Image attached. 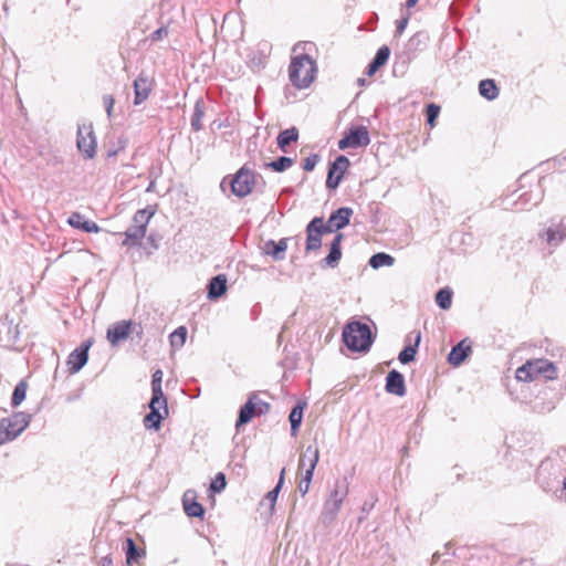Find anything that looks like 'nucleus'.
Returning <instances> with one entry per match:
<instances>
[{
	"label": "nucleus",
	"instance_id": "c9c22d12",
	"mask_svg": "<svg viewBox=\"0 0 566 566\" xmlns=\"http://www.w3.org/2000/svg\"><path fill=\"white\" fill-rule=\"evenodd\" d=\"M453 292L449 287H443L436 294V303L442 310H449L452 304Z\"/></svg>",
	"mask_w": 566,
	"mask_h": 566
},
{
	"label": "nucleus",
	"instance_id": "39448f33",
	"mask_svg": "<svg viewBox=\"0 0 566 566\" xmlns=\"http://www.w3.org/2000/svg\"><path fill=\"white\" fill-rule=\"evenodd\" d=\"M538 239L553 252L566 239V218H552L544 223Z\"/></svg>",
	"mask_w": 566,
	"mask_h": 566
},
{
	"label": "nucleus",
	"instance_id": "e433bc0d",
	"mask_svg": "<svg viewBox=\"0 0 566 566\" xmlns=\"http://www.w3.org/2000/svg\"><path fill=\"white\" fill-rule=\"evenodd\" d=\"M155 213V209L153 207H147L145 209L138 210L133 218V223L136 226H143V228L147 229L149 220Z\"/></svg>",
	"mask_w": 566,
	"mask_h": 566
},
{
	"label": "nucleus",
	"instance_id": "dca6fc26",
	"mask_svg": "<svg viewBox=\"0 0 566 566\" xmlns=\"http://www.w3.org/2000/svg\"><path fill=\"white\" fill-rule=\"evenodd\" d=\"M153 91V80L145 73H140L134 81V104H143Z\"/></svg>",
	"mask_w": 566,
	"mask_h": 566
},
{
	"label": "nucleus",
	"instance_id": "4c0bfd02",
	"mask_svg": "<svg viewBox=\"0 0 566 566\" xmlns=\"http://www.w3.org/2000/svg\"><path fill=\"white\" fill-rule=\"evenodd\" d=\"M394 262L395 259L391 255L384 252L376 253L369 259V265L374 269H379L381 266H391Z\"/></svg>",
	"mask_w": 566,
	"mask_h": 566
},
{
	"label": "nucleus",
	"instance_id": "1a4fd4ad",
	"mask_svg": "<svg viewBox=\"0 0 566 566\" xmlns=\"http://www.w3.org/2000/svg\"><path fill=\"white\" fill-rule=\"evenodd\" d=\"M308 459V468L305 470L304 475L302 476L303 483L305 484V488H300V493L302 495H305L310 490V484L313 479L314 470L317 465L318 459H319V451L318 448L315 446H307L303 455L300 459V468H305V460Z\"/></svg>",
	"mask_w": 566,
	"mask_h": 566
},
{
	"label": "nucleus",
	"instance_id": "09e8293b",
	"mask_svg": "<svg viewBox=\"0 0 566 566\" xmlns=\"http://www.w3.org/2000/svg\"><path fill=\"white\" fill-rule=\"evenodd\" d=\"M408 21H409V15L403 17L402 19L397 21L396 33L398 35H401L403 33V31L406 30V28L408 25Z\"/></svg>",
	"mask_w": 566,
	"mask_h": 566
},
{
	"label": "nucleus",
	"instance_id": "a211bd4d",
	"mask_svg": "<svg viewBox=\"0 0 566 566\" xmlns=\"http://www.w3.org/2000/svg\"><path fill=\"white\" fill-rule=\"evenodd\" d=\"M132 323L128 321H120L109 326L107 329V340L116 346L119 342L128 338L130 334Z\"/></svg>",
	"mask_w": 566,
	"mask_h": 566
},
{
	"label": "nucleus",
	"instance_id": "b1692460",
	"mask_svg": "<svg viewBox=\"0 0 566 566\" xmlns=\"http://www.w3.org/2000/svg\"><path fill=\"white\" fill-rule=\"evenodd\" d=\"M256 396L252 395L248 401L240 408L239 417L235 427L239 428L248 423L254 416H256Z\"/></svg>",
	"mask_w": 566,
	"mask_h": 566
},
{
	"label": "nucleus",
	"instance_id": "f257e3e1",
	"mask_svg": "<svg viewBox=\"0 0 566 566\" xmlns=\"http://www.w3.org/2000/svg\"><path fill=\"white\" fill-rule=\"evenodd\" d=\"M316 65L306 53H300L292 57L289 66V76L297 88H306L315 78Z\"/></svg>",
	"mask_w": 566,
	"mask_h": 566
},
{
	"label": "nucleus",
	"instance_id": "c85d7f7f",
	"mask_svg": "<svg viewBox=\"0 0 566 566\" xmlns=\"http://www.w3.org/2000/svg\"><path fill=\"white\" fill-rule=\"evenodd\" d=\"M479 92L484 98H486L489 101L495 99L499 95V88L495 85V82L493 80H489V78L482 80L480 82Z\"/></svg>",
	"mask_w": 566,
	"mask_h": 566
},
{
	"label": "nucleus",
	"instance_id": "72a5a7b5",
	"mask_svg": "<svg viewBox=\"0 0 566 566\" xmlns=\"http://www.w3.org/2000/svg\"><path fill=\"white\" fill-rule=\"evenodd\" d=\"M304 405L297 403L290 412L289 420L291 423L292 436H295L303 419Z\"/></svg>",
	"mask_w": 566,
	"mask_h": 566
},
{
	"label": "nucleus",
	"instance_id": "a19ab883",
	"mask_svg": "<svg viewBox=\"0 0 566 566\" xmlns=\"http://www.w3.org/2000/svg\"><path fill=\"white\" fill-rule=\"evenodd\" d=\"M27 394V384L24 381H20L12 394L11 403L13 407H18L24 399Z\"/></svg>",
	"mask_w": 566,
	"mask_h": 566
},
{
	"label": "nucleus",
	"instance_id": "423d86ee",
	"mask_svg": "<svg viewBox=\"0 0 566 566\" xmlns=\"http://www.w3.org/2000/svg\"><path fill=\"white\" fill-rule=\"evenodd\" d=\"M31 421V415L15 412L10 417L0 419V446L14 440L23 432Z\"/></svg>",
	"mask_w": 566,
	"mask_h": 566
},
{
	"label": "nucleus",
	"instance_id": "6e6552de",
	"mask_svg": "<svg viewBox=\"0 0 566 566\" xmlns=\"http://www.w3.org/2000/svg\"><path fill=\"white\" fill-rule=\"evenodd\" d=\"M370 137L365 126L350 127L344 137L338 142V148L344 150L347 148H358L369 145Z\"/></svg>",
	"mask_w": 566,
	"mask_h": 566
},
{
	"label": "nucleus",
	"instance_id": "ddd939ff",
	"mask_svg": "<svg viewBox=\"0 0 566 566\" xmlns=\"http://www.w3.org/2000/svg\"><path fill=\"white\" fill-rule=\"evenodd\" d=\"M150 411L144 418V426L147 429L158 430L160 428L164 416L160 413V409L164 410V415H168L167 399H158V402H154V398L149 401Z\"/></svg>",
	"mask_w": 566,
	"mask_h": 566
},
{
	"label": "nucleus",
	"instance_id": "f8f14e48",
	"mask_svg": "<svg viewBox=\"0 0 566 566\" xmlns=\"http://www.w3.org/2000/svg\"><path fill=\"white\" fill-rule=\"evenodd\" d=\"M326 233L324 229V219L315 217L306 226V251H316L322 245V234Z\"/></svg>",
	"mask_w": 566,
	"mask_h": 566
},
{
	"label": "nucleus",
	"instance_id": "5fc2aeb1",
	"mask_svg": "<svg viewBox=\"0 0 566 566\" xmlns=\"http://www.w3.org/2000/svg\"><path fill=\"white\" fill-rule=\"evenodd\" d=\"M358 84L364 85L365 84V80L364 78H359L358 80Z\"/></svg>",
	"mask_w": 566,
	"mask_h": 566
},
{
	"label": "nucleus",
	"instance_id": "c756f323",
	"mask_svg": "<svg viewBox=\"0 0 566 566\" xmlns=\"http://www.w3.org/2000/svg\"><path fill=\"white\" fill-rule=\"evenodd\" d=\"M298 138V130L295 127L287 128L281 132L276 138L277 146L285 151V147L289 146L292 142H296Z\"/></svg>",
	"mask_w": 566,
	"mask_h": 566
},
{
	"label": "nucleus",
	"instance_id": "de8ad7c7",
	"mask_svg": "<svg viewBox=\"0 0 566 566\" xmlns=\"http://www.w3.org/2000/svg\"><path fill=\"white\" fill-rule=\"evenodd\" d=\"M103 103L105 105L106 113H107L108 117H111L112 116L113 106H114V103H115L114 97L112 95H104L103 96Z\"/></svg>",
	"mask_w": 566,
	"mask_h": 566
},
{
	"label": "nucleus",
	"instance_id": "4be33fe9",
	"mask_svg": "<svg viewBox=\"0 0 566 566\" xmlns=\"http://www.w3.org/2000/svg\"><path fill=\"white\" fill-rule=\"evenodd\" d=\"M287 238H283L280 241L268 240L264 243V253L272 256L275 261H282L285 258V251L287 249Z\"/></svg>",
	"mask_w": 566,
	"mask_h": 566
},
{
	"label": "nucleus",
	"instance_id": "473e14b6",
	"mask_svg": "<svg viewBox=\"0 0 566 566\" xmlns=\"http://www.w3.org/2000/svg\"><path fill=\"white\" fill-rule=\"evenodd\" d=\"M161 381H163V371L160 369H157L153 374V380H151V391H153L151 398H154L155 403L158 402V399H166L165 395L163 392Z\"/></svg>",
	"mask_w": 566,
	"mask_h": 566
},
{
	"label": "nucleus",
	"instance_id": "49530a36",
	"mask_svg": "<svg viewBox=\"0 0 566 566\" xmlns=\"http://www.w3.org/2000/svg\"><path fill=\"white\" fill-rule=\"evenodd\" d=\"M168 35V29L166 27H160L156 31H154L150 35L153 42H158Z\"/></svg>",
	"mask_w": 566,
	"mask_h": 566
},
{
	"label": "nucleus",
	"instance_id": "0eeeda50",
	"mask_svg": "<svg viewBox=\"0 0 566 566\" xmlns=\"http://www.w3.org/2000/svg\"><path fill=\"white\" fill-rule=\"evenodd\" d=\"M76 146L85 158H94L96 154V138L92 124L84 123L77 126Z\"/></svg>",
	"mask_w": 566,
	"mask_h": 566
},
{
	"label": "nucleus",
	"instance_id": "9d476101",
	"mask_svg": "<svg viewBox=\"0 0 566 566\" xmlns=\"http://www.w3.org/2000/svg\"><path fill=\"white\" fill-rule=\"evenodd\" d=\"M230 185L232 193L239 198H243L248 196L253 189L254 174L245 167H242L234 175Z\"/></svg>",
	"mask_w": 566,
	"mask_h": 566
},
{
	"label": "nucleus",
	"instance_id": "2eb2a0df",
	"mask_svg": "<svg viewBox=\"0 0 566 566\" xmlns=\"http://www.w3.org/2000/svg\"><path fill=\"white\" fill-rule=\"evenodd\" d=\"M91 345L92 340L88 339L69 355L67 365L72 374L78 373L86 365Z\"/></svg>",
	"mask_w": 566,
	"mask_h": 566
},
{
	"label": "nucleus",
	"instance_id": "f3484780",
	"mask_svg": "<svg viewBox=\"0 0 566 566\" xmlns=\"http://www.w3.org/2000/svg\"><path fill=\"white\" fill-rule=\"evenodd\" d=\"M543 191L539 185L533 187L530 191L522 193L514 202L516 210H527L538 205L542 200Z\"/></svg>",
	"mask_w": 566,
	"mask_h": 566
},
{
	"label": "nucleus",
	"instance_id": "6ab92c4d",
	"mask_svg": "<svg viewBox=\"0 0 566 566\" xmlns=\"http://www.w3.org/2000/svg\"><path fill=\"white\" fill-rule=\"evenodd\" d=\"M344 239V235L343 233H337L332 243H331V249H329V253L327 254L326 258H324L322 261H321V265L322 266H326V268H336L338 265V262L342 258V248H340V244H342V241Z\"/></svg>",
	"mask_w": 566,
	"mask_h": 566
},
{
	"label": "nucleus",
	"instance_id": "cd10ccee",
	"mask_svg": "<svg viewBox=\"0 0 566 566\" xmlns=\"http://www.w3.org/2000/svg\"><path fill=\"white\" fill-rule=\"evenodd\" d=\"M123 549L126 555V563L128 565H133L134 563H137L140 557L145 555V552L143 549H138L134 539L130 537H127L125 539Z\"/></svg>",
	"mask_w": 566,
	"mask_h": 566
},
{
	"label": "nucleus",
	"instance_id": "a18cd8bd",
	"mask_svg": "<svg viewBox=\"0 0 566 566\" xmlns=\"http://www.w3.org/2000/svg\"><path fill=\"white\" fill-rule=\"evenodd\" d=\"M318 161H319V156L317 154H312L307 158H305L303 169L305 171H312L315 168V166L318 164Z\"/></svg>",
	"mask_w": 566,
	"mask_h": 566
},
{
	"label": "nucleus",
	"instance_id": "3c124183",
	"mask_svg": "<svg viewBox=\"0 0 566 566\" xmlns=\"http://www.w3.org/2000/svg\"><path fill=\"white\" fill-rule=\"evenodd\" d=\"M98 566H113V559L109 555L104 556L99 563Z\"/></svg>",
	"mask_w": 566,
	"mask_h": 566
},
{
	"label": "nucleus",
	"instance_id": "f704fd0d",
	"mask_svg": "<svg viewBox=\"0 0 566 566\" xmlns=\"http://www.w3.org/2000/svg\"><path fill=\"white\" fill-rule=\"evenodd\" d=\"M145 234L146 229L143 228V226H136L133 223V226H130L125 232L126 240L124 241V244L128 241H130L132 244H137L145 237Z\"/></svg>",
	"mask_w": 566,
	"mask_h": 566
},
{
	"label": "nucleus",
	"instance_id": "4468645a",
	"mask_svg": "<svg viewBox=\"0 0 566 566\" xmlns=\"http://www.w3.org/2000/svg\"><path fill=\"white\" fill-rule=\"evenodd\" d=\"M352 214V208L342 207L337 209L329 216L327 222L324 223L325 232L332 233L345 228L349 223Z\"/></svg>",
	"mask_w": 566,
	"mask_h": 566
},
{
	"label": "nucleus",
	"instance_id": "7ed1b4c3",
	"mask_svg": "<svg viewBox=\"0 0 566 566\" xmlns=\"http://www.w3.org/2000/svg\"><path fill=\"white\" fill-rule=\"evenodd\" d=\"M342 337L348 349L360 353L368 352L374 342L369 326L356 321L344 327Z\"/></svg>",
	"mask_w": 566,
	"mask_h": 566
},
{
	"label": "nucleus",
	"instance_id": "5701e85b",
	"mask_svg": "<svg viewBox=\"0 0 566 566\" xmlns=\"http://www.w3.org/2000/svg\"><path fill=\"white\" fill-rule=\"evenodd\" d=\"M470 353L471 345L467 343L465 339L461 340L454 347H452L451 352L449 353L448 360L451 365L459 366L464 361Z\"/></svg>",
	"mask_w": 566,
	"mask_h": 566
},
{
	"label": "nucleus",
	"instance_id": "8fccbe9b",
	"mask_svg": "<svg viewBox=\"0 0 566 566\" xmlns=\"http://www.w3.org/2000/svg\"><path fill=\"white\" fill-rule=\"evenodd\" d=\"M256 415L266 413L270 409V405L256 397Z\"/></svg>",
	"mask_w": 566,
	"mask_h": 566
},
{
	"label": "nucleus",
	"instance_id": "f03ea898",
	"mask_svg": "<svg viewBox=\"0 0 566 566\" xmlns=\"http://www.w3.org/2000/svg\"><path fill=\"white\" fill-rule=\"evenodd\" d=\"M349 491V482L346 478L337 479L328 491V495L324 502L321 513L323 523H332L342 509L344 500Z\"/></svg>",
	"mask_w": 566,
	"mask_h": 566
},
{
	"label": "nucleus",
	"instance_id": "393cba45",
	"mask_svg": "<svg viewBox=\"0 0 566 566\" xmlns=\"http://www.w3.org/2000/svg\"><path fill=\"white\" fill-rule=\"evenodd\" d=\"M67 223L76 229H81L87 233H96L99 231V227L91 220H85L80 212H73L67 220Z\"/></svg>",
	"mask_w": 566,
	"mask_h": 566
},
{
	"label": "nucleus",
	"instance_id": "603ef678",
	"mask_svg": "<svg viewBox=\"0 0 566 566\" xmlns=\"http://www.w3.org/2000/svg\"><path fill=\"white\" fill-rule=\"evenodd\" d=\"M418 1L419 0H407L406 6H407V8H412L417 4Z\"/></svg>",
	"mask_w": 566,
	"mask_h": 566
},
{
	"label": "nucleus",
	"instance_id": "c03bdc74",
	"mask_svg": "<svg viewBox=\"0 0 566 566\" xmlns=\"http://www.w3.org/2000/svg\"><path fill=\"white\" fill-rule=\"evenodd\" d=\"M227 485L226 476L223 473H218L214 478V480L210 484V489L213 492H221Z\"/></svg>",
	"mask_w": 566,
	"mask_h": 566
},
{
	"label": "nucleus",
	"instance_id": "58836bf2",
	"mask_svg": "<svg viewBox=\"0 0 566 566\" xmlns=\"http://www.w3.org/2000/svg\"><path fill=\"white\" fill-rule=\"evenodd\" d=\"M170 345L172 348L179 349L181 348L187 338V328L185 326H179L177 329H175L170 336Z\"/></svg>",
	"mask_w": 566,
	"mask_h": 566
},
{
	"label": "nucleus",
	"instance_id": "bb28decb",
	"mask_svg": "<svg viewBox=\"0 0 566 566\" xmlns=\"http://www.w3.org/2000/svg\"><path fill=\"white\" fill-rule=\"evenodd\" d=\"M227 291V279L219 274L211 279L208 285V298L216 300L223 295Z\"/></svg>",
	"mask_w": 566,
	"mask_h": 566
},
{
	"label": "nucleus",
	"instance_id": "864d4df0",
	"mask_svg": "<svg viewBox=\"0 0 566 566\" xmlns=\"http://www.w3.org/2000/svg\"><path fill=\"white\" fill-rule=\"evenodd\" d=\"M300 488H305V484L303 483V479H301L300 483H298V489Z\"/></svg>",
	"mask_w": 566,
	"mask_h": 566
},
{
	"label": "nucleus",
	"instance_id": "37998d69",
	"mask_svg": "<svg viewBox=\"0 0 566 566\" xmlns=\"http://www.w3.org/2000/svg\"><path fill=\"white\" fill-rule=\"evenodd\" d=\"M440 114V106L437 104H429L427 106V123L431 126H436V119L438 118Z\"/></svg>",
	"mask_w": 566,
	"mask_h": 566
},
{
	"label": "nucleus",
	"instance_id": "aec40b11",
	"mask_svg": "<svg viewBox=\"0 0 566 566\" xmlns=\"http://www.w3.org/2000/svg\"><path fill=\"white\" fill-rule=\"evenodd\" d=\"M386 390L389 394L402 397L406 394L405 378L401 373L390 370L386 377Z\"/></svg>",
	"mask_w": 566,
	"mask_h": 566
},
{
	"label": "nucleus",
	"instance_id": "79ce46f5",
	"mask_svg": "<svg viewBox=\"0 0 566 566\" xmlns=\"http://www.w3.org/2000/svg\"><path fill=\"white\" fill-rule=\"evenodd\" d=\"M203 115V107L200 102H197L191 117V127L195 132H199L201 129V119Z\"/></svg>",
	"mask_w": 566,
	"mask_h": 566
},
{
	"label": "nucleus",
	"instance_id": "412c9836",
	"mask_svg": "<svg viewBox=\"0 0 566 566\" xmlns=\"http://www.w3.org/2000/svg\"><path fill=\"white\" fill-rule=\"evenodd\" d=\"M185 513L190 517H202L205 510L202 505L196 501V493L191 490L185 492L182 496Z\"/></svg>",
	"mask_w": 566,
	"mask_h": 566
},
{
	"label": "nucleus",
	"instance_id": "ea45409f",
	"mask_svg": "<svg viewBox=\"0 0 566 566\" xmlns=\"http://www.w3.org/2000/svg\"><path fill=\"white\" fill-rule=\"evenodd\" d=\"M293 163L294 160L292 158L282 156L279 157L276 160L266 164V166L273 169L274 171L282 172L292 167Z\"/></svg>",
	"mask_w": 566,
	"mask_h": 566
},
{
	"label": "nucleus",
	"instance_id": "9b49d317",
	"mask_svg": "<svg viewBox=\"0 0 566 566\" xmlns=\"http://www.w3.org/2000/svg\"><path fill=\"white\" fill-rule=\"evenodd\" d=\"M349 164V159L346 156L340 155L329 165L326 179V187L328 189L334 190L339 186Z\"/></svg>",
	"mask_w": 566,
	"mask_h": 566
},
{
	"label": "nucleus",
	"instance_id": "7c9ffc66",
	"mask_svg": "<svg viewBox=\"0 0 566 566\" xmlns=\"http://www.w3.org/2000/svg\"><path fill=\"white\" fill-rule=\"evenodd\" d=\"M421 335L420 333H417L415 338V345H407L399 354L398 359L401 364H408L415 359L417 347L420 343Z\"/></svg>",
	"mask_w": 566,
	"mask_h": 566
},
{
	"label": "nucleus",
	"instance_id": "6e6d98bb",
	"mask_svg": "<svg viewBox=\"0 0 566 566\" xmlns=\"http://www.w3.org/2000/svg\"><path fill=\"white\" fill-rule=\"evenodd\" d=\"M298 48H300V44L295 45L294 46V52H296L298 50Z\"/></svg>",
	"mask_w": 566,
	"mask_h": 566
},
{
	"label": "nucleus",
	"instance_id": "20e7f679",
	"mask_svg": "<svg viewBox=\"0 0 566 566\" xmlns=\"http://www.w3.org/2000/svg\"><path fill=\"white\" fill-rule=\"evenodd\" d=\"M538 376L545 379H554L556 377L555 366L547 359H535L518 367L515 374L520 381H532Z\"/></svg>",
	"mask_w": 566,
	"mask_h": 566
},
{
	"label": "nucleus",
	"instance_id": "2f4dec72",
	"mask_svg": "<svg viewBox=\"0 0 566 566\" xmlns=\"http://www.w3.org/2000/svg\"><path fill=\"white\" fill-rule=\"evenodd\" d=\"M284 474H285V469H282L281 473H280V478H279V481L275 485V488L273 490H271L270 492L266 493L264 500L262 503L264 502H269V505H270V511L273 512L274 510V506H275V503H276V500H277V496H279V493L283 486V483H284Z\"/></svg>",
	"mask_w": 566,
	"mask_h": 566
},
{
	"label": "nucleus",
	"instance_id": "a878e982",
	"mask_svg": "<svg viewBox=\"0 0 566 566\" xmlns=\"http://www.w3.org/2000/svg\"><path fill=\"white\" fill-rule=\"evenodd\" d=\"M389 55H390V50L387 45H382L381 48H379L375 57L367 66V72H366L367 75L368 76L374 75L378 71L379 67H381L384 64L387 63Z\"/></svg>",
	"mask_w": 566,
	"mask_h": 566
},
{
	"label": "nucleus",
	"instance_id": "4d7b16f0",
	"mask_svg": "<svg viewBox=\"0 0 566 566\" xmlns=\"http://www.w3.org/2000/svg\"><path fill=\"white\" fill-rule=\"evenodd\" d=\"M308 467V459L305 460V467Z\"/></svg>",
	"mask_w": 566,
	"mask_h": 566
}]
</instances>
